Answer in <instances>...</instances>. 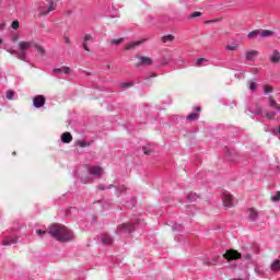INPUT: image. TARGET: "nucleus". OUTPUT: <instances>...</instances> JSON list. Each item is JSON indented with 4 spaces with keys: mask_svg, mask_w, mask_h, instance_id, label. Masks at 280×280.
I'll return each mask as SVG.
<instances>
[{
    "mask_svg": "<svg viewBox=\"0 0 280 280\" xmlns=\"http://www.w3.org/2000/svg\"><path fill=\"white\" fill-rule=\"evenodd\" d=\"M172 231H183V224L180 223L173 224Z\"/></svg>",
    "mask_w": 280,
    "mask_h": 280,
    "instance_id": "obj_29",
    "label": "nucleus"
},
{
    "mask_svg": "<svg viewBox=\"0 0 280 280\" xmlns=\"http://www.w3.org/2000/svg\"><path fill=\"white\" fill-rule=\"evenodd\" d=\"M276 115L277 114L275 112H266V114H265L267 119H275Z\"/></svg>",
    "mask_w": 280,
    "mask_h": 280,
    "instance_id": "obj_31",
    "label": "nucleus"
},
{
    "mask_svg": "<svg viewBox=\"0 0 280 280\" xmlns=\"http://www.w3.org/2000/svg\"><path fill=\"white\" fill-rule=\"evenodd\" d=\"M273 135H277V129H272Z\"/></svg>",
    "mask_w": 280,
    "mask_h": 280,
    "instance_id": "obj_55",
    "label": "nucleus"
},
{
    "mask_svg": "<svg viewBox=\"0 0 280 280\" xmlns=\"http://www.w3.org/2000/svg\"><path fill=\"white\" fill-rule=\"evenodd\" d=\"M142 44H143V40L131 42L125 46V50L130 51V50L135 49L136 47H139V45H142Z\"/></svg>",
    "mask_w": 280,
    "mask_h": 280,
    "instance_id": "obj_14",
    "label": "nucleus"
},
{
    "mask_svg": "<svg viewBox=\"0 0 280 280\" xmlns=\"http://www.w3.org/2000/svg\"><path fill=\"white\" fill-rule=\"evenodd\" d=\"M5 28V23L0 22V32L3 31Z\"/></svg>",
    "mask_w": 280,
    "mask_h": 280,
    "instance_id": "obj_47",
    "label": "nucleus"
},
{
    "mask_svg": "<svg viewBox=\"0 0 280 280\" xmlns=\"http://www.w3.org/2000/svg\"><path fill=\"white\" fill-rule=\"evenodd\" d=\"M279 200H280V191L276 192V195L271 197V202H279Z\"/></svg>",
    "mask_w": 280,
    "mask_h": 280,
    "instance_id": "obj_32",
    "label": "nucleus"
},
{
    "mask_svg": "<svg viewBox=\"0 0 280 280\" xmlns=\"http://www.w3.org/2000/svg\"><path fill=\"white\" fill-rule=\"evenodd\" d=\"M122 42H124V37H120L118 39H112L110 45H121Z\"/></svg>",
    "mask_w": 280,
    "mask_h": 280,
    "instance_id": "obj_30",
    "label": "nucleus"
},
{
    "mask_svg": "<svg viewBox=\"0 0 280 280\" xmlns=\"http://www.w3.org/2000/svg\"><path fill=\"white\" fill-rule=\"evenodd\" d=\"M151 78H156V73H151Z\"/></svg>",
    "mask_w": 280,
    "mask_h": 280,
    "instance_id": "obj_53",
    "label": "nucleus"
},
{
    "mask_svg": "<svg viewBox=\"0 0 280 280\" xmlns=\"http://www.w3.org/2000/svg\"><path fill=\"white\" fill-rule=\"evenodd\" d=\"M259 36H261V38H270V36H275V32L270 30H264L260 31Z\"/></svg>",
    "mask_w": 280,
    "mask_h": 280,
    "instance_id": "obj_20",
    "label": "nucleus"
},
{
    "mask_svg": "<svg viewBox=\"0 0 280 280\" xmlns=\"http://www.w3.org/2000/svg\"><path fill=\"white\" fill-rule=\"evenodd\" d=\"M200 118V114L198 113H191L187 116V120L188 121H196V119Z\"/></svg>",
    "mask_w": 280,
    "mask_h": 280,
    "instance_id": "obj_23",
    "label": "nucleus"
},
{
    "mask_svg": "<svg viewBox=\"0 0 280 280\" xmlns=\"http://www.w3.org/2000/svg\"><path fill=\"white\" fill-rule=\"evenodd\" d=\"M63 40H65L66 45H71V39L69 38V36L65 35Z\"/></svg>",
    "mask_w": 280,
    "mask_h": 280,
    "instance_id": "obj_43",
    "label": "nucleus"
},
{
    "mask_svg": "<svg viewBox=\"0 0 280 280\" xmlns=\"http://www.w3.org/2000/svg\"><path fill=\"white\" fill-rule=\"evenodd\" d=\"M16 56L20 60H25V51L24 50H21L20 52L18 51Z\"/></svg>",
    "mask_w": 280,
    "mask_h": 280,
    "instance_id": "obj_34",
    "label": "nucleus"
},
{
    "mask_svg": "<svg viewBox=\"0 0 280 280\" xmlns=\"http://www.w3.org/2000/svg\"><path fill=\"white\" fill-rule=\"evenodd\" d=\"M135 226H145V223H143V220L138 219L136 223H124L117 228V233L120 235V233H132L135 231Z\"/></svg>",
    "mask_w": 280,
    "mask_h": 280,
    "instance_id": "obj_2",
    "label": "nucleus"
},
{
    "mask_svg": "<svg viewBox=\"0 0 280 280\" xmlns=\"http://www.w3.org/2000/svg\"><path fill=\"white\" fill-rule=\"evenodd\" d=\"M223 257L228 261H233V260L242 259V254L235 249H228L225 254H223Z\"/></svg>",
    "mask_w": 280,
    "mask_h": 280,
    "instance_id": "obj_5",
    "label": "nucleus"
},
{
    "mask_svg": "<svg viewBox=\"0 0 280 280\" xmlns=\"http://www.w3.org/2000/svg\"><path fill=\"white\" fill-rule=\"evenodd\" d=\"M259 56V51L257 50H248L245 52V59L246 60H255Z\"/></svg>",
    "mask_w": 280,
    "mask_h": 280,
    "instance_id": "obj_15",
    "label": "nucleus"
},
{
    "mask_svg": "<svg viewBox=\"0 0 280 280\" xmlns=\"http://www.w3.org/2000/svg\"><path fill=\"white\" fill-rule=\"evenodd\" d=\"M88 40H93V36L91 34H86L83 38V43H86Z\"/></svg>",
    "mask_w": 280,
    "mask_h": 280,
    "instance_id": "obj_42",
    "label": "nucleus"
},
{
    "mask_svg": "<svg viewBox=\"0 0 280 280\" xmlns=\"http://www.w3.org/2000/svg\"><path fill=\"white\" fill-rule=\"evenodd\" d=\"M264 93H265V94L272 93V86H270V85H265V88H264Z\"/></svg>",
    "mask_w": 280,
    "mask_h": 280,
    "instance_id": "obj_37",
    "label": "nucleus"
},
{
    "mask_svg": "<svg viewBox=\"0 0 280 280\" xmlns=\"http://www.w3.org/2000/svg\"><path fill=\"white\" fill-rule=\"evenodd\" d=\"M52 73L55 74L65 73L66 75H69V73H71V68L69 67L56 68L52 70Z\"/></svg>",
    "mask_w": 280,
    "mask_h": 280,
    "instance_id": "obj_13",
    "label": "nucleus"
},
{
    "mask_svg": "<svg viewBox=\"0 0 280 280\" xmlns=\"http://www.w3.org/2000/svg\"><path fill=\"white\" fill-rule=\"evenodd\" d=\"M143 152H144V154H147V155H150V154H151V151H150V150H147L145 148H143Z\"/></svg>",
    "mask_w": 280,
    "mask_h": 280,
    "instance_id": "obj_49",
    "label": "nucleus"
},
{
    "mask_svg": "<svg viewBox=\"0 0 280 280\" xmlns=\"http://www.w3.org/2000/svg\"><path fill=\"white\" fill-rule=\"evenodd\" d=\"M174 42V35H165L162 37V43H172Z\"/></svg>",
    "mask_w": 280,
    "mask_h": 280,
    "instance_id": "obj_27",
    "label": "nucleus"
},
{
    "mask_svg": "<svg viewBox=\"0 0 280 280\" xmlns=\"http://www.w3.org/2000/svg\"><path fill=\"white\" fill-rule=\"evenodd\" d=\"M113 187L116 188V196L119 198V196H124V194H126V186L121 185V186H115L113 184L108 185V186H104V185H98V189H101V191H104L105 189H113Z\"/></svg>",
    "mask_w": 280,
    "mask_h": 280,
    "instance_id": "obj_4",
    "label": "nucleus"
},
{
    "mask_svg": "<svg viewBox=\"0 0 280 280\" xmlns=\"http://www.w3.org/2000/svg\"><path fill=\"white\" fill-rule=\"evenodd\" d=\"M46 101L47 100L43 95H36L33 98V104H34L35 108H43V106H45Z\"/></svg>",
    "mask_w": 280,
    "mask_h": 280,
    "instance_id": "obj_8",
    "label": "nucleus"
},
{
    "mask_svg": "<svg viewBox=\"0 0 280 280\" xmlns=\"http://www.w3.org/2000/svg\"><path fill=\"white\" fill-rule=\"evenodd\" d=\"M222 202L226 207V209H231V207L235 206V199L233 198V195L231 192L223 190L221 192Z\"/></svg>",
    "mask_w": 280,
    "mask_h": 280,
    "instance_id": "obj_3",
    "label": "nucleus"
},
{
    "mask_svg": "<svg viewBox=\"0 0 280 280\" xmlns=\"http://www.w3.org/2000/svg\"><path fill=\"white\" fill-rule=\"evenodd\" d=\"M1 43H3V39L0 38V45H1Z\"/></svg>",
    "mask_w": 280,
    "mask_h": 280,
    "instance_id": "obj_57",
    "label": "nucleus"
},
{
    "mask_svg": "<svg viewBox=\"0 0 280 280\" xmlns=\"http://www.w3.org/2000/svg\"><path fill=\"white\" fill-rule=\"evenodd\" d=\"M135 205H137V199L132 198L131 199V206L135 207Z\"/></svg>",
    "mask_w": 280,
    "mask_h": 280,
    "instance_id": "obj_50",
    "label": "nucleus"
},
{
    "mask_svg": "<svg viewBox=\"0 0 280 280\" xmlns=\"http://www.w3.org/2000/svg\"><path fill=\"white\" fill-rule=\"evenodd\" d=\"M81 180H84V177H81Z\"/></svg>",
    "mask_w": 280,
    "mask_h": 280,
    "instance_id": "obj_58",
    "label": "nucleus"
},
{
    "mask_svg": "<svg viewBox=\"0 0 280 280\" xmlns=\"http://www.w3.org/2000/svg\"><path fill=\"white\" fill-rule=\"evenodd\" d=\"M77 145H80V148H86V145H89V143L86 141H78Z\"/></svg>",
    "mask_w": 280,
    "mask_h": 280,
    "instance_id": "obj_41",
    "label": "nucleus"
},
{
    "mask_svg": "<svg viewBox=\"0 0 280 280\" xmlns=\"http://www.w3.org/2000/svg\"><path fill=\"white\" fill-rule=\"evenodd\" d=\"M260 34V31L259 30H256V31H253L250 33H248V38H257V36H259Z\"/></svg>",
    "mask_w": 280,
    "mask_h": 280,
    "instance_id": "obj_28",
    "label": "nucleus"
},
{
    "mask_svg": "<svg viewBox=\"0 0 280 280\" xmlns=\"http://www.w3.org/2000/svg\"><path fill=\"white\" fill-rule=\"evenodd\" d=\"M256 115H264V109L261 107H257Z\"/></svg>",
    "mask_w": 280,
    "mask_h": 280,
    "instance_id": "obj_44",
    "label": "nucleus"
},
{
    "mask_svg": "<svg viewBox=\"0 0 280 280\" xmlns=\"http://www.w3.org/2000/svg\"><path fill=\"white\" fill-rule=\"evenodd\" d=\"M14 244H19V237H12L8 236L7 238L3 240L2 245L3 246H12Z\"/></svg>",
    "mask_w": 280,
    "mask_h": 280,
    "instance_id": "obj_11",
    "label": "nucleus"
},
{
    "mask_svg": "<svg viewBox=\"0 0 280 280\" xmlns=\"http://www.w3.org/2000/svg\"><path fill=\"white\" fill-rule=\"evenodd\" d=\"M254 272L257 275V277H264L266 275V271L260 267H255Z\"/></svg>",
    "mask_w": 280,
    "mask_h": 280,
    "instance_id": "obj_26",
    "label": "nucleus"
},
{
    "mask_svg": "<svg viewBox=\"0 0 280 280\" xmlns=\"http://www.w3.org/2000/svg\"><path fill=\"white\" fill-rule=\"evenodd\" d=\"M218 259H220V256H215V258L213 259V261H209L207 259L203 260V265L205 266H215V264H218Z\"/></svg>",
    "mask_w": 280,
    "mask_h": 280,
    "instance_id": "obj_24",
    "label": "nucleus"
},
{
    "mask_svg": "<svg viewBox=\"0 0 280 280\" xmlns=\"http://www.w3.org/2000/svg\"><path fill=\"white\" fill-rule=\"evenodd\" d=\"M35 42H20L18 44V48L20 49V51H27V49H30V47H32V45L34 46Z\"/></svg>",
    "mask_w": 280,
    "mask_h": 280,
    "instance_id": "obj_10",
    "label": "nucleus"
},
{
    "mask_svg": "<svg viewBox=\"0 0 280 280\" xmlns=\"http://www.w3.org/2000/svg\"><path fill=\"white\" fill-rule=\"evenodd\" d=\"M249 91H257V82H252L249 84Z\"/></svg>",
    "mask_w": 280,
    "mask_h": 280,
    "instance_id": "obj_39",
    "label": "nucleus"
},
{
    "mask_svg": "<svg viewBox=\"0 0 280 280\" xmlns=\"http://www.w3.org/2000/svg\"><path fill=\"white\" fill-rule=\"evenodd\" d=\"M198 16H202V12L196 11L190 14V19H198Z\"/></svg>",
    "mask_w": 280,
    "mask_h": 280,
    "instance_id": "obj_33",
    "label": "nucleus"
},
{
    "mask_svg": "<svg viewBox=\"0 0 280 280\" xmlns=\"http://www.w3.org/2000/svg\"><path fill=\"white\" fill-rule=\"evenodd\" d=\"M71 141H73L71 132L66 131L61 135V143H71Z\"/></svg>",
    "mask_w": 280,
    "mask_h": 280,
    "instance_id": "obj_12",
    "label": "nucleus"
},
{
    "mask_svg": "<svg viewBox=\"0 0 280 280\" xmlns=\"http://www.w3.org/2000/svg\"><path fill=\"white\" fill-rule=\"evenodd\" d=\"M33 47H35V49H37L38 54H40V56H45V48H43V46L38 45L36 42L34 43Z\"/></svg>",
    "mask_w": 280,
    "mask_h": 280,
    "instance_id": "obj_25",
    "label": "nucleus"
},
{
    "mask_svg": "<svg viewBox=\"0 0 280 280\" xmlns=\"http://www.w3.org/2000/svg\"><path fill=\"white\" fill-rule=\"evenodd\" d=\"M270 268L272 272H279L280 270V259H276L270 264Z\"/></svg>",
    "mask_w": 280,
    "mask_h": 280,
    "instance_id": "obj_19",
    "label": "nucleus"
},
{
    "mask_svg": "<svg viewBox=\"0 0 280 280\" xmlns=\"http://www.w3.org/2000/svg\"><path fill=\"white\" fill-rule=\"evenodd\" d=\"M83 49H84L85 51H90L89 46L86 45V42H85V43L83 42Z\"/></svg>",
    "mask_w": 280,
    "mask_h": 280,
    "instance_id": "obj_48",
    "label": "nucleus"
},
{
    "mask_svg": "<svg viewBox=\"0 0 280 280\" xmlns=\"http://www.w3.org/2000/svg\"><path fill=\"white\" fill-rule=\"evenodd\" d=\"M196 110H197V113H200L201 109H200V107H196Z\"/></svg>",
    "mask_w": 280,
    "mask_h": 280,
    "instance_id": "obj_54",
    "label": "nucleus"
},
{
    "mask_svg": "<svg viewBox=\"0 0 280 280\" xmlns=\"http://www.w3.org/2000/svg\"><path fill=\"white\" fill-rule=\"evenodd\" d=\"M188 202H196L198 200V195L196 192H189L187 195Z\"/></svg>",
    "mask_w": 280,
    "mask_h": 280,
    "instance_id": "obj_22",
    "label": "nucleus"
},
{
    "mask_svg": "<svg viewBox=\"0 0 280 280\" xmlns=\"http://www.w3.org/2000/svg\"><path fill=\"white\" fill-rule=\"evenodd\" d=\"M270 62H272V65H279L280 63V52H279V50L273 51V54L270 57Z\"/></svg>",
    "mask_w": 280,
    "mask_h": 280,
    "instance_id": "obj_17",
    "label": "nucleus"
},
{
    "mask_svg": "<svg viewBox=\"0 0 280 280\" xmlns=\"http://www.w3.org/2000/svg\"><path fill=\"white\" fill-rule=\"evenodd\" d=\"M136 58L139 61L136 63V67H150L152 65V58L150 57L136 55Z\"/></svg>",
    "mask_w": 280,
    "mask_h": 280,
    "instance_id": "obj_6",
    "label": "nucleus"
},
{
    "mask_svg": "<svg viewBox=\"0 0 280 280\" xmlns=\"http://www.w3.org/2000/svg\"><path fill=\"white\" fill-rule=\"evenodd\" d=\"M101 242L102 244H104V246H109V244H113V236L108 234H103L101 237Z\"/></svg>",
    "mask_w": 280,
    "mask_h": 280,
    "instance_id": "obj_16",
    "label": "nucleus"
},
{
    "mask_svg": "<svg viewBox=\"0 0 280 280\" xmlns=\"http://www.w3.org/2000/svg\"><path fill=\"white\" fill-rule=\"evenodd\" d=\"M120 86H122V89H128V88L132 86V84H130V83H121Z\"/></svg>",
    "mask_w": 280,
    "mask_h": 280,
    "instance_id": "obj_46",
    "label": "nucleus"
},
{
    "mask_svg": "<svg viewBox=\"0 0 280 280\" xmlns=\"http://www.w3.org/2000/svg\"><path fill=\"white\" fill-rule=\"evenodd\" d=\"M244 259H245V261H253V255H250V254H245L244 256Z\"/></svg>",
    "mask_w": 280,
    "mask_h": 280,
    "instance_id": "obj_40",
    "label": "nucleus"
},
{
    "mask_svg": "<svg viewBox=\"0 0 280 280\" xmlns=\"http://www.w3.org/2000/svg\"><path fill=\"white\" fill-rule=\"evenodd\" d=\"M36 235L43 240V237H47V235H50L52 240H56L57 242H71L73 240V232L71 230L65 228L61 224H52L49 226V231L37 229L35 230Z\"/></svg>",
    "mask_w": 280,
    "mask_h": 280,
    "instance_id": "obj_1",
    "label": "nucleus"
},
{
    "mask_svg": "<svg viewBox=\"0 0 280 280\" xmlns=\"http://www.w3.org/2000/svg\"><path fill=\"white\" fill-rule=\"evenodd\" d=\"M47 3H48L47 10H44L40 12L42 16H47V14H49V12H54V10H56V8H58V0H47Z\"/></svg>",
    "mask_w": 280,
    "mask_h": 280,
    "instance_id": "obj_7",
    "label": "nucleus"
},
{
    "mask_svg": "<svg viewBox=\"0 0 280 280\" xmlns=\"http://www.w3.org/2000/svg\"><path fill=\"white\" fill-rule=\"evenodd\" d=\"M9 54H18V51L14 49H9Z\"/></svg>",
    "mask_w": 280,
    "mask_h": 280,
    "instance_id": "obj_51",
    "label": "nucleus"
},
{
    "mask_svg": "<svg viewBox=\"0 0 280 280\" xmlns=\"http://www.w3.org/2000/svg\"><path fill=\"white\" fill-rule=\"evenodd\" d=\"M278 135H280V126L278 127Z\"/></svg>",
    "mask_w": 280,
    "mask_h": 280,
    "instance_id": "obj_56",
    "label": "nucleus"
},
{
    "mask_svg": "<svg viewBox=\"0 0 280 280\" xmlns=\"http://www.w3.org/2000/svg\"><path fill=\"white\" fill-rule=\"evenodd\" d=\"M20 25H21V23L19 21H13L12 24H11V27L13 30H19Z\"/></svg>",
    "mask_w": 280,
    "mask_h": 280,
    "instance_id": "obj_36",
    "label": "nucleus"
},
{
    "mask_svg": "<svg viewBox=\"0 0 280 280\" xmlns=\"http://www.w3.org/2000/svg\"><path fill=\"white\" fill-rule=\"evenodd\" d=\"M207 24L209 23H215V20H209V21H206Z\"/></svg>",
    "mask_w": 280,
    "mask_h": 280,
    "instance_id": "obj_52",
    "label": "nucleus"
},
{
    "mask_svg": "<svg viewBox=\"0 0 280 280\" xmlns=\"http://www.w3.org/2000/svg\"><path fill=\"white\" fill-rule=\"evenodd\" d=\"M202 62H207V58H199L196 60L197 67H202Z\"/></svg>",
    "mask_w": 280,
    "mask_h": 280,
    "instance_id": "obj_35",
    "label": "nucleus"
},
{
    "mask_svg": "<svg viewBox=\"0 0 280 280\" xmlns=\"http://www.w3.org/2000/svg\"><path fill=\"white\" fill-rule=\"evenodd\" d=\"M269 106L271 108H276V110H280V105L278 104L277 101H275V98L269 97Z\"/></svg>",
    "mask_w": 280,
    "mask_h": 280,
    "instance_id": "obj_21",
    "label": "nucleus"
},
{
    "mask_svg": "<svg viewBox=\"0 0 280 280\" xmlns=\"http://www.w3.org/2000/svg\"><path fill=\"white\" fill-rule=\"evenodd\" d=\"M226 49H229V51H235L237 46H226Z\"/></svg>",
    "mask_w": 280,
    "mask_h": 280,
    "instance_id": "obj_45",
    "label": "nucleus"
},
{
    "mask_svg": "<svg viewBox=\"0 0 280 280\" xmlns=\"http://www.w3.org/2000/svg\"><path fill=\"white\" fill-rule=\"evenodd\" d=\"M89 172L92 174V176H102L104 174V167L97 165L90 166Z\"/></svg>",
    "mask_w": 280,
    "mask_h": 280,
    "instance_id": "obj_9",
    "label": "nucleus"
},
{
    "mask_svg": "<svg viewBox=\"0 0 280 280\" xmlns=\"http://www.w3.org/2000/svg\"><path fill=\"white\" fill-rule=\"evenodd\" d=\"M257 218H258L257 210H255L254 208H250L248 210V220H250V222H256Z\"/></svg>",
    "mask_w": 280,
    "mask_h": 280,
    "instance_id": "obj_18",
    "label": "nucleus"
},
{
    "mask_svg": "<svg viewBox=\"0 0 280 280\" xmlns=\"http://www.w3.org/2000/svg\"><path fill=\"white\" fill-rule=\"evenodd\" d=\"M5 97H7V100H13L14 98V92L13 91H8Z\"/></svg>",
    "mask_w": 280,
    "mask_h": 280,
    "instance_id": "obj_38",
    "label": "nucleus"
}]
</instances>
